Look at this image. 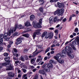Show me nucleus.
<instances>
[{"instance_id":"obj_21","label":"nucleus","mask_w":79,"mask_h":79,"mask_svg":"<svg viewBox=\"0 0 79 79\" xmlns=\"http://www.w3.org/2000/svg\"><path fill=\"white\" fill-rule=\"evenodd\" d=\"M52 35H50L49 34V35H48V34L46 35L45 36V37L46 39H48V37H52Z\"/></svg>"},{"instance_id":"obj_59","label":"nucleus","mask_w":79,"mask_h":79,"mask_svg":"<svg viewBox=\"0 0 79 79\" xmlns=\"http://www.w3.org/2000/svg\"><path fill=\"white\" fill-rule=\"evenodd\" d=\"M63 22H65L66 21V19L65 18L63 20Z\"/></svg>"},{"instance_id":"obj_18","label":"nucleus","mask_w":79,"mask_h":79,"mask_svg":"<svg viewBox=\"0 0 79 79\" xmlns=\"http://www.w3.org/2000/svg\"><path fill=\"white\" fill-rule=\"evenodd\" d=\"M39 73L40 74H42L44 75V74H45L44 69H43L42 70H40L39 71Z\"/></svg>"},{"instance_id":"obj_51","label":"nucleus","mask_w":79,"mask_h":79,"mask_svg":"<svg viewBox=\"0 0 79 79\" xmlns=\"http://www.w3.org/2000/svg\"><path fill=\"white\" fill-rule=\"evenodd\" d=\"M3 49V48L2 47H0V52H1L2 51V50Z\"/></svg>"},{"instance_id":"obj_35","label":"nucleus","mask_w":79,"mask_h":79,"mask_svg":"<svg viewBox=\"0 0 79 79\" xmlns=\"http://www.w3.org/2000/svg\"><path fill=\"white\" fill-rule=\"evenodd\" d=\"M29 31H31L29 30H28L26 31H24L22 33V34H24V33H26V32H29Z\"/></svg>"},{"instance_id":"obj_26","label":"nucleus","mask_w":79,"mask_h":79,"mask_svg":"<svg viewBox=\"0 0 79 79\" xmlns=\"http://www.w3.org/2000/svg\"><path fill=\"white\" fill-rule=\"evenodd\" d=\"M53 22V19H51L50 18L49 19V23L50 24H52V23Z\"/></svg>"},{"instance_id":"obj_20","label":"nucleus","mask_w":79,"mask_h":79,"mask_svg":"<svg viewBox=\"0 0 79 79\" xmlns=\"http://www.w3.org/2000/svg\"><path fill=\"white\" fill-rule=\"evenodd\" d=\"M70 48H71V47H70V46H67L65 48V50L68 52L70 49Z\"/></svg>"},{"instance_id":"obj_43","label":"nucleus","mask_w":79,"mask_h":79,"mask_svg":"<svg viewBox=\"0 0 79 79\" xmlns=\"http://www.w3.org/2000/svg\"><path fill=\"white\" fill-rule=\"evenodd\" d=\"M26 76H27V74H25L22 77V79H24V78H25L26 77H27Z\"/></svg>"},{"instance_id":"obj_30","label":"nucleus","mask_w":79,"mask_h":79,"mask_svg":"<svg viewBox=\"0 0 79 79\" xmlns=\"http://www.w3.org/2000/svg\"><path fill=\"white\" fill-rule=\"evenodd\" d=\"M39 10L40 11V12H43V11L44 10V9H43V7H40V8H39Z\"/></svg>"},{"instance_id":"obj_32","label":"nucleus","mask_w":79,"mask_h":79,"mask_svg":"<svg viewBox=\"0 0 79 79\" xmlns=\"http://www.w3.org/2000/svg\"><path fill=\"white\" fill-rule=\"evenodd\" d=\"M74 31L75 32H76L77 33L78 32H79V30L78 29V28H75Z\"/></svg>"},{"instance_id":"obj_33","label":"nucleus","mask_w":79,"mask_h":79,"mask_svg":"<svg viewBox=\"0 0 79 79\" xmlns=\"http://www.w3.org/2000/svg\"><path fill=\"white\" fill-rule=\"evenodd\" d=\"M20 58V59L22 61H24V58H23L22 56H21Z\"/></svg>"},{"instance_id":"obj_10","label":"nucleus","mask_w":79,"mask_h":79,"mask_svg":"<svg viewBox=\"0 0 79 79\" xmlns=\"http://www.w3.org/2000/svg\"><path fill=\"white\" fill-rule=\"evenodd\" d=\"M3 38L7 41H8L10 39V37H8V35L6 34V33L4 34L3 37Z\"/></svg>"},{"instance_id":"obj_38","label":"nucleus","mask_w":79,"mask_h":79,"mask_svg":"<svg viewBox=\"0 0 79 79\" xmlns=\"http://www.w3.org/2000/svg\"><path fill=\"white\" fill-rule=\"evenodd\" d=\"M16 35L17 36H18V32H16L13 35V36L15 37V36H16Z\"/></svg>"},{"instance_id":"obj_11","label":"nucleus","mask_w":79,"mask_h":79,"mask_svg":"<svg viewBox=\"0 0 79 79\" xmlns=\"http://www.w3.org/2000/svg\"><path fill=\"white\" fill-rule=\"evenodd\" d=\"M16 40H17V42L15 43L16 45H18V44L22 43V39L21 38H19Z\"/></svg>"},{"instance_id":"obj_63","label":"nucleus","mask_w":79,"mask_h":79,"mask_svg":"<svg viewBox=\"0 0 79 79\" xmlns=\"http://www.w3.org/2000/svg\"><path fill=\"white\" fill-rule=\"evenodd\" d=\"M7 47L9 48H10V47H11V45H9L8 44L7 45Z\"/></svg>"},{"instance_id":"obj_50","label":"nucleus","mask_w":79,"mask_h":79,"mask_svg":"<svg viewBox=\"0 0 79 79\" xmlns=\"http://www.w3.org/2000/svg\"><path fill=\"white\" fill-rule=\"evenodd\" d=\"M72 20V16L70 15L69 18V21H71Z\"/></svg>"},{"instance_id":"obj_16","label":"nucleus","mask_w":79,"mask_h":79,"mask_svg":"<svg viewBox=\"0 0 79 79\" xmlns=\"http://www.w3.org/2000/svg\"><path fill=\"white\" fill-rule=\"evenodd\" d=\"M17 52H18V51L17 50V49L15 48H13V50L12 52L13 53L14 55H16V53H17Z\"/></svg>"},{"instance_id":"obj_13","label":"nucleus","mask_w":79,"mask_h":79,"mask_svg":"<svg viewBox=\"0 0 79 79\" xmlns=\"http://www.w3.org/2000/svg\"><path fill=\"white\" fill-rule=\"evenodd\" d=\"M67 55H68V56H69L70 58H72V59L74 58V56L73 55V54L71 53V54L69 52H68Z\"/></svg>"},{"instance_id":"obj_24","label":"nucleus","mask_w":79,"mask_h":79,"mask_svg":"<svg viewBox=\"0 0 79 79\" xmlns=\"http://www.w3.org/2000/svg\"><path fill=\"white\" fill-rule=\"evenodd\" d=\"M34 68H35V67L33 66L29 65L28 67L29 69H33Z\"/></svg>"},{"instance_id":"obj_8","label":"nucleus","mask_w":79,"mask_h":79,"mask_svg":"<svg viewBox=\"0 0 79 79\" xmlns=\"http://www.w3.org/2000/svg\"><path fill=\"white\" fill-rule=\"evenodd\" d=\"M7 66H8L7 67V68L6 69V70L10 71V70H13L14 69V68H13V66L12 65H9L8 64L7 65Z\"/></svg>"},{"instance_id":"obj_6","label":"nucleus","mask_w":79,"mask_h":79,"mask_svg":"<svg viewBox=\"0 0 79 79\" xmlns=\"http://www.w3.org/2000/svg\"><path fill=\"white\" fill-rule=\"evenodd\" d=\"M73 45H79V37H77L75 39V41L72 42Z\"/></svg>"},{"instance_id":"obj_37","label":"nucleus","mask_w":79,"mask_h":79,"mask_svg":"<svg viewBox=\"0 0 79 79\" xmlns=\"http://www.w3.org/2000/svg\"><path fill=\"white\" fill-rule=\"evenodd\" d=\"M3 35V34H0V38L3 39V37H4Z\"/></svg>"},{"instance_id":"obj_28","label":"nucleus","mask_w":79,"mask_h":79,"mask_svg":"<svg viewBox=\"0 0 79 79\" xmlns=\"http://www.w3.org/2000/svg\"><path fill=\"white\" fill-rule=\"evenodd\" d=\"M31 64H34V63H35V60L34 59H32L31 60Z\"/></svg>"},{"instance_id":"obj_31","label":"nucleus","mask_w":79,"mask_h":79,"mask_svg":"<svg viewBox=\"0 0 79 79\" xmlns=\"http://www.w3.org/2000/svg\"><path fill=\"white\" fill-rule=\"evenodd\" d=\"M40 3H41V2H42V3H41L40 5H42L43 4H44V3L45 2L44 0H40L39 1Z\"/></svg>"},{"instance_id":"obj_46","label":"nucleus","mask_w":79,"mask_h":79,"mask_svg":"<svg viewBox=\"0 0 79 79\" xmlns=\"http://www.w3.org/2000/svg\"><path fill=\"white\" fill-rule=\"evenodd\" d=\"M3 42V39L2 38L0 39V44H2Z\"/></svg>"},{"instance_id":"obj_39","label":"nucleus","mask_w":79,"mask_h":79,"mask_svg":"<svg viewBox=\"0 0 79 79\" xmlns=\"http://www.w3.org/2000/svg\"><path fill=\"white\" fill-rule=\"evenodd\" d=\"M4 56H8V53H5L4 54Z\"/></svg>"},{"instance_id":"obj_15","label":"nucleus","mask_w":79,"mask_h":79,"mask_svg":"<svg viewBox=\"0 0 79 79\" xmlns=\"http://www.w3.org/2000/svg\"><path fill=\"white\" fill-rule=\"evenodd\" d=\"M25 26L27 27H29V26H31V25L30 24V23L28 21H27L26 23H24Z\"/></svg>"},{"instance_id":"obj_2","label":"nucleus","mask_w":79,"mask_h":79,"mask_svg":"<svg viewBox=\"0 0 79 79\" xmlns=\"http://www.w3.org/2000/svg\"><path fill=\"white\" fill-rule=\"evenodd\" d=\"M66 52H68V51H67L65 49L62 50V53L60 54L58 53L54 57L55 59L56 60H60L61 58V56L63 58L65 57L66 56Z\"/></svg>"},{"instance_id":"obj_44","label":"nucleus","mask_w":79,"mask_h":79,"mask_svg":"<svg viewBox=\"0 0 79 79\" xmlns=\"http://www.w3.org/2000/svg\"><path fill=\"white\" fill-rule=\"evenodd\" d=\"M49 62L50 63H54V60H51L50 61H49Z\"/></svg>"},{"instance_id":"obj_4","label":"nucleus","mask_w":79,"mask_h":79,"mask_svg":"<svg viewBox=\"0 0 79 79\" xmlns=\"http://www.w3.org/2000/svg\"><path fill=\"white\" fill-rule=\"evenodd\" d=\"M63 9H58L56 10L54 12V15H57L58 16H60V15H62L63 14Z\"/></svg>"},{"instance_id":"obj_14","label":"nucleus","mask_w":79,"mask_h":79,"mask_svg":"<svg viewBox=\"0 0 79 79\" xmlns=\"http://www.w3.org/2000/svg\"><path fill=\"white\" fill-rule=\"evenodd\" d=\"M47 66L49 69L50 68H53V66L52 64L50 63H48L47 64Z\"/></svg>"},{"instance_id":"obj_64","label":"nucleus","mask_w":79,"mask_h":79,"mask_svg":"<svg viewBox=\"0 0 79 79\" xmlns=\"http://www.w3.org/2000/svg\"><path fill=\"white\" fill-rule=\"evenodd\" d=\"M70 37L71 38H73V37H74V36L73 35H70Z\"/></svg>"},{"instance_id":"obj_52","label":"nucleus","mask_w":79,"mask_h":79,"mask_svg":"<svg viewBox=\"0 0 79 79\" xmlns=\"http://www.w3.org/2000/svg\"><path fill=\"white\" fill-rule=\"evenodd\" d=\"M33 79H38V76L37 75H35V77L33 78Z\"/></svg>"},{"instance_id":"obj_55","label":"nucleus","mask_w":79,"mask_h":79,"mask_svg":"<svg viewBox=\"0 0 79 79\" xmlns=\"http://www.w3.org/2000/svg\"><path fill=\"white\" fill-rule=\"evenodd\" d=\"M55 28L53 27H51L49 28V30H53Z\"/></svg>"},{"instance_id":"obj_45","label":"nucleus","mask_w":79,"mask_h":79,"mask_svg":"<svg viewBox=\"0 0 79 79\" xmlns=\"http://www.w3.org/2000/svg\"><path fill=\"white\" fill-rule=\"evenodd\" d=\"M57 21V17H55L54 19V22H56Z\"/></svg>"},{"instance_id":"obj_29","label":"nucleus","mask_w":79,"mask_h":79,"mask_svg":"<svg viewBox=\"0 0 79 79\" xmlns=\"http://www.w3.org/2000/svg\"><path fill=\"white\" fill-rule=\"evenodd\" d=\"M44 63V62H42V61H40L38 64V65H40V64H41V65H42Z\"/></svg>"},{"instance_id":"obj_23","label":"nucleus","mask_w":79,"mask_h":79,"mask_svg":"<svg viewBox=\"0 0 79 79\" xmlns=\"http://www.w3.org/2000/svg\"><path fill=\"white\" fill-rule=\"evenodd\" d=\"M57 5L59 8H61L62 7V4L60 2L57 3Z\"/></svg>"},{"instance_id":"obj_12","label":"nucleus","mask_w":79,"mask_h":79,"mask_svg":"<svg viewBox=\"0 0 79 79\" xmlns=\"http://www.w3.org/2000/svg\"><path fill=\"white\" fill-rule=\"evenodd\" d=\"M20 66L22 68H24L25 69H27V67L26 66L25 64L23 63H22L20 64Z\"/></svg>"},{"instance_id":"obj_5","label":"nucleus","mask_w":79,"mask_h":79,"mask_svg":"<svg viewBox=\"0 0 79 79\" xmlns=\"http://www.w3.org/2000/svg\"><path fill=\"white\" fill-rule=\"evenodd\" d=\"M41 24H40L39 23L36 24L35 22H33V25L34 27L36 28V29H37V28H41V27H42V26L40 25Z\"/></svg>"},{"instance_id":"obj_1","label":"nucleus","mask_w":79,"mask_h":79,"mask_svg":"<svg viewBox=\"0 0 79 79\" xmlns=\"http://www.w3.org/2000/svg\"><path fill=\"white\" fill-rule=\"evenodd\" d=\"M24 28V26H22V25L19 24L18 25V24H16L15 25V27L13 28V29H12L10 30L6 34L7 35L10 36V35H11V33H13V30L15 32V31H16V30L17 28H18L19 29H23V28Z\"/></svg>"},{"instance_id":"obj_22","label":"nucleus","mask_w":79,"mask_h":79,"mask_svg":"<svg viewBox=\"0 0 79 79\" xmlns=\"http://www.w3.org/2000/svg\"><path fill=\"white\" fill-rule=\"evenodd\" d=\"M69 52H67L68 53H72L73 52V48H70L68 51Z\"/></svg>"},{"instance_id":"obj_49","label":"nucleus","mask_w":79,"mask_h":79,"mask_svg":"<svg viewBox=\"0 0 79 79\" xmlns=\"http://www.w3.org/2000/svg\"><path fill=\"white\" fill-rule=\"evenodd\" d=\"M56 47L55 45L53 44L51 45V48H53V47Z\"/></svg>"},{"instance_id":"obj_61","label":"nucleus","mask_w":79,"mask_h":79,"mask_svg":"<svg viewBox=\"0 0 79 79\" xmlns=\"http://www.w3.org/2000/svg\"><path fill=\"white\" fill-rule=\"evenodd\" d=\"M69 43V42L68 41H67L65 44V45H68Z\"/></svg>"},{"instance_id":"obj_7","label":"nucleus","mask_w":79,"mask_h":79,"mask_svg":"<svg viewBox=\"0 0 79 79\" xmlns=\"http://www.w3.org/2000/svg\"><path fill=\"white\" fill-rule=\"evenodd\" d=\"M40 31H41V29H40L39 30H37L35 32L33 35V39H35V37L36 36V34L37 35H40Z\"/></svg>"},{"instance_id":"obj_9","label":"nucleus","mask_w":79,"mask_h":79,"mask_svg":"<svg viewBox=\"0 0 79 79\" xmlns=\"http://www.w3.org/2000/svg\"><path fill=\"white\" fill-rule=\"evenodd\" d=\"M15 74L12 72H9L8 73V76L10 77H14Z\"/></svg>"},{"instance_id":"obj_41","label":"nucleus","mask_w":79,"mask_h":79,"mask_svg":"<svg viewBox=\"0 0 79 79\" xmlns=\"http://www.w3.org/2000/svg\"><path fill=\"white\" fill-rule=\"evenodd\" d=\"M42 18H41L39 20V23L42 24Z\"/></svg>"},{"instance_id":"obj_47","label":"nucleus","mask_w":79,"mask_h":79,"mask_svg":"<svg viewBox=\"0 0 79 79\" xmlns=\"http://www.w3.org/2000/svg\"><path fill=\"white\" fill-rule=\"evenodd\" d=\"M22 69V70H23V73H26V71H27V70H26V69Z\"/></svg>"},{"instance_id":"obj_60","label":"nucleus","mask_w":79,"mask_h":79,"mask_svg":"<svg viewBox=\"0 0 79 79\" xmlns=\"http://www.w3.org/2000/svg\"><path fill=\"white\" fill-rule=\"evenodd\" d=\"M13 41H10V45H12L13 44Z\"/></svg>"},{"instance_id":"obj_42","label":"nucleus","mask_w":79,"mask_h":79,"mask_svg":"<svg viewBox=\"0 0 79 79\" xmlns=\"http://www.w3.org/2000/svg\"><path fill=\"white\" fill-rule=\"evenodd\" d=\"M72 48L73 49V50H76V48L74 46H71Z\"/></svg>"},{"instance_id":"obj_19","label":"nucleus","mask_w":79,"mask_h":79,"mask_svg":"<svg viewBox=\"0 0 79 79\" xmlns=\"http://www.w3.org/2000/svg\"><path fill=\"white\" fill-rule=\"evenodd\" d=\"M35 19V16L34 15H31L30 16V19L31 21H33Z\"/></svg>"},{"instance_id":"obj_56","label":"nucleus","mask_w":79,"mask_h":79,"mask_svg":"<svg viewBox=\"0 0 79 79\" xmlns=\"http://www.w3.org/2000/svg\"><path fill=\"white\" fill-rule=\"evenodd\" d=\"M25 57V59L26 60H28V56H26Z\"/></svg>"},{"instance_id":"obj_53","label":"nucleus","mask_w":79,"mask_h":79,"mask_svg":"<svg viewBox=\"0 0 79 79\" xmlns=\"http://www.w3.org/2000/svg\"><path fill=\"white\" fill-rule=\"evenodd\" d=\"M57 43V41L56 40H54L52 43V44H56Z\"/></svg>"},{"instance_id":"obj_17","label":"nucleus","mask_w":79,"mask_h":79,"mask_svg":"<svg viewBox=\"0 0 79 79\" xmlns=\"http://www.w3.org/2000/svg\"><path fill=\"white\" fill-rule=\"evenodd\" d=\"M44 69V70L46 71V72H50V69L47 67H46Z\"/></svg>"},{"instance_id":"obj_40","label":"nucleus","mask_w":79,"mask_h":79,"mask_svg":"<svg viewBox=\"0 0 79 79\" xmlns=\"http://www.w3.org/2000/svg\"><path fill=\"white\" fill-rule=\"evenodd\" d=\"M43 34L45 36V35H46L47 34H48L47 32V31H44V32H43Z\"/></svg>"},{"instance_id":"obj_58","label":"nucleus","mask_w":79,"mask_h":79,"mask_svg":"<svg viewBox=\"0 0 79 79\" xmlns=\"http://www.w3.org/2000/svg\"><path fill=\"white\" fill-rule=\"evenodd\" d=\"M27 52V49H25L24 50V53L26 52Z\"/></svg>"},{"instance_id":"obj_25","label":"nucleus","mask_w":79,"mask_h":79,"mask_svg":"<svg viewBox=\"0 0 79 79\" xmlns=\"http://www.w3.org/2000/svg\"><path fill=\"white\" fill-rule=\"evenodd\" d=\"M22 36L25 37H29V35L28 34H24L22 35Z\"/></svg>"},{"instance_id":"obj_54","label":"nucleus","mask_w":79,"mask_h":79,"mask_svg":"<svg viewBox=\"0 0 79 79\" xmlns=\"http://www.w3.org/2000/svg\"><path fill=\"white\" fill-rule=\"evenodd\" d=\"M55 53V51H52L50 52V53L51 54H53Z\"/></svg>"},{"instance_id":"obj_48","label":"nucleus","mask_w":79,"mask_h":79,"mask_svg":"<svg viewBox=\"0 0 79 79\" xmlns=\"http://www.w3.org/2000/svg\"><path fill=\"white\" fill-rule=\"evenodd\" d=\"M18 63L19 64H20V63H21V62H19V61H16L15 62V64H17V63Z\"/></svg>"},{"instance_id":"obj_3","label":"nucleus","mask_w":79,"mask_h":79,"mask_svg":"<svg viewBox=\"0 0 79 79\" xmlns=\"http://www.w3.org/2000/svg\"><path fill=\"white\" fill-rule=\"evenodd\" d=\"M4 60L6 62L0 64V69L3 68V67L2 66H6L7 65H8V64H9V63H10V57H7L5 58Z\"/></svg>"},{"instance_id":"obj_62","label":"nucleus","mask_w":79,"mask_h":79,"mask_svg":"<svg viewBox=\"0 0 79 79\" xmlns=\"http://www.w3.org/2000/svg\"><path fill=\"white\" fill-rule=\"evenodd\" d=\"M55 33H58V31L56 30L55 31Z\"/></svg>"},{"instance_id":"obj_36","label":"nucleus","mask_w":79,"mask_h":79,"mask_svg":"<svg viewBox=\"0 0 79 79\" xmlns=\"http://www.w3.org/2000/svg\"><path fill=\"white\" fill-rule=\"evenodd\" d=\"M47 67V64L45 63L42 66V68H44V69L46 68Z\"/></svg>"},{"instance_id":"obj_34","label":"nucleus","mask_w":79,"mask_h":79,"mask_svg":"<svg viewBox=\"0 0 79 79\" xmlns=\"http://www.w3.org/2000/svg\"><path fill=\"white\" fill-rule=\"evenodd\" d=\"M50 47L48 48L46 50V51L45 52V53H47V52H48L49 51V50H50Z\"/></svg>"},{"instance_id":"obj_27","label":"nucleus","mask_w":79,"mask_h":79,"mask_svg":"<svg viewBox=\"0 0 79 79\" xmlns=\"http://www.w3.org/2000/svg\"><path fill=\"white\" fill-rule=\"evenodd\" d=\"M40 52H37L36 53L33 54V56H32L33 57V58L35 57V56L36 55H37L38 54H39V53H40Z\"/></svg>"},{"instance_id":"obj_57","label":"nucleus","mask_w":79,"mask_h":79,"mask_svg":"<svg viewBox=\"0 0 79 79\" xmlns=\"http://www.w3.org/2000/svg\"><path fill=\"white\" fill-rule=\"evenodd\" d=\"M36 70H37V69H33L32 71H33V72H35V71H36Z\"/></svg>"}]
</instances>
